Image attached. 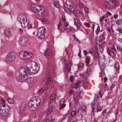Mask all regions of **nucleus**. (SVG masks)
<instances>
[{"label": "nucleus", "instance_id": "49530a36", "mask_svg": "<svg viewBox=\"0 0 122 122\" xmlns=\"http://www.w3.org/2000/svg\"><path fill=\"white\" fill-rule=\"evenodd\" d=\"M54 4L55 6L57 8H58V7L59 5V3L57 2H54Z\"/></svg>", "mask_w": 122, "mask_h": 122}, {"label": "nucleus", "instance_id": "f3484780", "mask_svg": "<svg viewBox=\"0 0 122 122\" xmlns=\"http://www.w3.org/2000/svg\"><path fill=\"white\" fill-rule=\"evenodd\" d=\"M16 79L18 81L21 82V81H25V80H26L27 79L24 77H22V76L20 75L19 76L16 77Z\"/></svg>", "mask_w": 122, "mask_h": 122}, {"label": "nucleus", "instance_id": "f03ea898", "mask_svg": "<svg viewBox=\"0 0 122 122\" xmlns=\"http://www.w3.org/2000/svg\"><path fill=\"white\" fill-rule=\"evenodd\" d=\"M26 66L27 67L29 74L32 75L37 73L39 70V66L34 61L29 62L27 63Z\"/></svg>", "mask_w": 122, "mask_h": 122}, {"label": "nucleus", "instance_id": "0e129e2a", "mask_svg": "<svg viewBox=\"0 0 122 122\" xmlns=\"http://www.w3.org/2000/svg\"><path fill=\"white\" fill-rule=\"evenodd\" d=\"M73 37H74V39H75V40L76 41H78V39H77V38L75 36H74Z\"/></svg>", "mask_w": 122, "mask_h": 122}, {"label": "nucleus", "instance_id": "5fc2aeb1", "mask_svg": "<svg viewBox=\"0 0 122 122\" xmlns=\"http://www.w3.org/2000/svg\"><path fill=\"white\" fill-rule=\"evenodd\" d=\"M106 112V110H104L103 112L102 113V115L103 116H105Z\"/></svg>", "mask_w": 122, "mask_h": 122}, {"label": "nucleus", "instance_id": "dca6fc26", "mask_svg": "<svg viewBox=\"0 0 122 122\" xmlns=\"http://www.w3.org/2000/svg\"><path fill=\"white\" fill-rule=\"evenodd\" d=\"M98 102L95 101V102H93L91 103V105H92V108H93V111L94 112V110L95 111V109H97V107L98 106Z\"/></svg>", "mask_w": 122, "mask_h": 122}, {"label": "nucleus", "instance_id": "393cba45", "mask_svg": "<svg viewBox=\"0 0 122 122\" xmlns=\"http://www.w3.org/2000/svg\"><path fill=\"white\" fill-rule=\"evenodd\" d=\"M74 8L72 6H70L69 7V11L71 12H73L74 11V14L75 15V17H76L77 16V15L76 14H75V12H76V14H77V13H76V12H75V11L74 10Z\"/></svg>", "mask_w": 122, "mask_h": 122}, {"label": "nucleus", "instance_id": "cd10ccee", "mask_svg": "<svg viewBox=\"0 0 122 122\" xmlns=\"http://www.w3.org/2000/svg\"><path fill=\"white\" fill-rule=\"evenodd\" d=\"M75 3L77 7H78L81 8L83 7L82 3L80 1H79L78 2L76 1L75 2Z\"/></svg>", "mask_w": 122, "mask_h": 122}, {"label": "nucleus", "instance_id": "c756f323", "mask_svg": "<svg viewBox=\"0 0 122 122\" xmlns=\"http://www.w3.org/2000/svg\"><path fill=\"white\" fill-rule=\"evenodd\" d=\"M95 49L96 50L95 51V53L94 54V57L95 58H98V52H97V50L96 48L95 47L94 49Z\"/></svg>", "mask_w": 122, "mask_h": 122}, {"label": "nucleus", "instance_id": "f8f14e48", "mask_svg": "<svg viewBox=\"0 0 122 122\" xmlns=\"http://www.w3.org/2000/svg\"><path fill=\"white\" fill-rule=\"evenodd\" d=\"M27 103L25 102H22L19 107V113L20 115L22 114L27 107Z\"/></svg>", "mask_w": 122, "mask_h": 122}, {"label": "nucleus", "instance_id": "37998d69", "mask_svg": "<svg viewBox=\"0 0 122 122\" xmlns=\"http://www.w3.org/2000/svg\"><path fill=\"white\" fill-rule=\"evenodd\" d=\"M116 24L118 25H121L122 24V21L121 20H118L117 23Z\"/></svg>", "mask_w": 122, "mask_h": 122}, {"label": "nucleus", "instance_id": "de8ad7c7", "mask_svg": "<svg viewBox=\"0 0 122 122\" xmlns=\"http://www.w3.org/2000/svg\"><path fill=\"white\" fill-rule=\"evenodd\" d=\"M64 9L65 11L67 13L69 12V9L66 7H65L64 8Z\"/></svg>", "mask_w": 122, "mask_h": 122}, {"label": "nucleus", "instance_id": "f704fd0d", "mask_svg": "<svg viewBox=\"0 0 122 122\" xmlns=\"http://www.w3.org/2000/svg\"><path fill=\"white\" fill-rule=\"evenodd\" d=\"M7 101L9 103L11 104L13 103L14 102V100L13 99L10 98H9L8 99Z\"/></svg>", "mask_w": 122, "mask_h": 122}, {"label": "nucleus", "instance_id": "72a5a7b5", "mask_svg": "<svg viewBox=\"0 0 122 122\" xmlns=\"http://www.w3.org/2000/svg\"><path fill=\"white\" fill-rule=\"evenodd\" d=\"M106 65L105 64H103L100 66V68L102 71V70L103 71H104V69L106 67Z\"/></svg>", "mask_w": 122, "mask_h": 122}, {"label": "nucleus", "instance_id": "603ef678", "mask_svg": "<svg viewBox=\"0 0 122 122\" xmlns=\"http://www.w3.org/2000/svg\"><path fill=\"white\" fill-rule=\"evenodd\" d=\"M83 68V67L82 66V64H81L79 66L78 69L79 70L80 69L81 70V69H82Z\"/></svg>", "mask_w": 122, "mask_h": 122}, {"label": "nucleus", "instance_id": "c03bdc74", "mask_svg": "<svg viewBox=\"0 0 122 122\" xmlns=\"http://www.w3.org/2000/svg\"><path fill=\"white\" fill-rule=\"evenodd\" d=\"M90 60V58H86V63L87 65L89 64V61Z\"/></svg>", "mask_w": 122, "mask_h": 122}, {"label": "nucleus", "instance_id": "4468645a", "mask_svg": "<svg viewBox=\"0 0 122 122\" xmlns=\"http://www.w3.org/2000/svg\"><path fill=\"white\" fill-rule=\"evenodd\" d=\"M65 70L66 72H69L71 70V65L69 62L68 64L65 63Z\"/></svg>", "mask_w": 122, "mask_h": 122}, {"label": "nucleus", "instance_id": "412c9836", "mask_svg": "<svg viewBox=\"0 0 122 122\" xmlns=\"http://www.w3.org/2000/svg\"><path fill=\"white\" fill-rule=\"evenodd\" d=\"M74 24L77 26L79 27L81 26L80 22L77 18H75L74 19Z\"/></svg>", "mask_w": 122, "mask_h": 122}, {"label": "nucleus", "instance_id": "0eeeda50", "mask_svg": "<svg viewBox=\"0 0 122 122\" xmlns=\"http://www.w3.org/2000/svg\"><path fill=\"white\" fill-rule=\"evenodd\" d=\"M36 9L38 10L36 12L39 16H45L46 15V11L45 8L42 6H37Z\"/></svg>", "mask_w": 122, "mask_h": 122}, {"label": "nucleus", "instance_id": "6ab92c4d", "mask_svg": "<svg viewBox=\"0 0 122 122\" xmlns=\"http://www.w3.org/2000/svg\"><path fill=\"white\" fill-rule=\"evenodd\" d=\"M73 97L75 103L78 104L79 102V99L78 98L77 93H76L74 94Z\"/></svg>", "mask_w": 122, "mask_h": 122}, {"label": "nucleus", "instance_id": "1a4fd4ad", "mask_svg": "<svg viewBox=\"0 0 122 122\" xmlns=\"http://www.w3.org/2000/svg\"><path fill=\"white\" fill-rule=\"evenodd\" d=\"M31 55H28V53L26 51L24 52L23 51L20 52L19 54L20 58L23 60H26L30 59L31 58Z\"/></svg>", "mask_w": 122, "mask_h": 122}, {"label": "nucleus", "instance_id": "680f3d73", "mask_svg": "<svg viewBox=\"0 0 122 122\" xmlns=\"http://www.w3.org/2000/svg\"><path fill=\"white\" fill-rule=\"evenodd\" d=\"M117 48L118 51H122V48L120 46H117Z\"/></svg>", "mask_w": 122, "mask_h": 122}, {"label": "nucleus", "instance_id": "2eb2a0df", "mask_svg": "<svg viewBox=\"0 0 122 122\" xmlns=\"http://www.w3.org/2000/svg\"><path fill=\"white\" fill-rule=\"evenodd\" d=\"M35 104L36 105V106L38 108L39 105H40L41 102V101L39 97H35V100L34 101Z\"/></svg>", "mask_w": 122, "mask_h": 122}, {"label": "nucleus", "instance_id": "bb28decb", "mask_svg": "<svg viewBox=\"0 0 122 122\" xmlns=\"http://www.w3.org/2000/svg\"><path fill=\"white\" fill-rule=\"evenodd\" d=\"M98 41H99V44L98 45V46H97V50L100 51L102 50V45H101V41L100 40H99Z\"/></svg>", "mask_w": 122, "mask_h": 122}, {"label": "nucleus", "instance_id": "2f4dec72", "mask_svg": "<svg viewBox=\"0 0 122 122\" xmlns=\"http://www.w3.org/2000/svg\"><path fill=\"white\" fill-rule=\"evenodd\" d=\"M56 95L54 93L52 95L50 98L51 100H54L56 98Z\"/></svg>", "mask_w": 122, "mask_h": 122}, {"label": "nucleus", "instance_id": "f257e3e1", "mask_svg": "<svg viewBox=\"0 0 122 122\" xmlns=\"http://www.w3.org/2000/svg\"><path fill=\"white\" fill-rule=\"evenodd\" d=\"M54 67L51 65H48V66L46 71V75L45 78H44L42 84H45L46 85L49 84L52 81V76L54 72Z\"/></svg>", "mask_w": 122, "mask_h": 122}, {"label": "nucleus", "instance_id": "a878e982", "mask_svg": "<svg viewBox=\"0 0 122 122\" xmlns=\"http://www.w3.org/2000/svg\"><path fill=\"white\" fill-rule=\"evenodd\" d=\"M50 51L49 49H47L45 51L44 54V55L46 56H49Z\"/></svg>", "mask_w": 122, "mask_h": 122}, {"label": "nucleus", "instance_id": "6e6552de", "mask_svg": "<svg viewBox=\"0 0 122 122\" xmlns=\"http://www.w3.org/2000/svg\"><path fill=\"white\" fill-rule=\"evenodd\" d=\"M28 71H29V70L28 69L27 66H26L25 67H23L20 70L19 74L22 76V77L27 79L28 77V74H29Z\"/></svg>", "mask_w": 122, "mask_h": 122}, {"label": "nucleus", "instance_id": "a18cd8bd", "mask_svg": "<svg viewBox=\"0 0 122 122\" xmlns=\"http://www.w3.org/2000/svg\"><path fill=\"white\" fill-rule=\"evenodd\" d=\"M52 120L51 118H49L45 120L43 122H50Z\"/></svg>", "mask_w": 122, "mask_h": 122}, {"label": "nucleus", "instance_id": "7c9ffc66", "mask_svg": "<svg viewBox=\"0 0 122 122\" xmlns=\"http://www.w3.org/2000/svg\"><path fill=\"white\" fill-rule=\"evenodd\" d=\"M93 70H92L91 68H90V67H88L87 71V74L88 75L90 74H91Z\"/></svg>", "mask_w": 122, "mask_h": 122}, {"label": "nucleus", "instance_id": "5701e85b", "mask_svg": "<svg viewBox=\"0 0 122 122\" xmlns=\"http://www.w3.org/2000/svg\"><path fill=\"white\" fill-rule=\"evenodd\" d=\"M80 86L79 83L77 82L76 83L72 84L71 86L72 88H75V89H77V88H79Z\"/></svg>", "mask_w": 122, "mask_h": 122}, {"label": "nucleus", "instance_id": "58836bf2", "mask_svg": "<svg viewBox=\"0 0 122 122\" xmlns=\"http://www.w3.org/2000/svg\"><path fill=\"white\" fill-rule=\"evenodd\" d=\"M119 63L117 62H116L115 63V68L116 69V71L119 68Z\"/></svg>", "mask_w": 122, "mask_h": 122}, {"label": "nucleus", "instance_id": "052dcab7", "mask_svg": "<svg viewBox=\"0 0 122 122\" xmlns=\"http://www.w3.org/2000/svg\"><path fill=\"white\" fill-rule=\"evenodd\" d=\"M98 96H96L95 97L94 99V102H95H95H97L96 100H97L98 99Z\"/></svg>", "mask_w": 122, "mask_h": 122}, {"label": "nucleus", "instance_id": "a19ab883", "mask_svg": "<svg viewBox=\"0 0 122 122\" xmlns=\"http://www.w3.org/2000/svg\"><path fill=\"white\" fill-rule=\"evenodd\" d=\"M70 116V114L69 113H68L65 115H64L63 116V118L64 119H65L67 118H68Z\"/></svg>", "mask_w": 122, "mask_h": 122}, {"label": "nucleus", "instance_id": "c9c22d12", "mask_svg": "<svg viewBox=\"0 0 122 122\" xmlns=\"http://www.w3.org/2000/svg\"><path fill=\"white\" fill-rule=\"evenodd\" d=\"M41 21L42 22L46 24H47L48 23V21L45 18H42L41 19Z\"/></svg>", "mask_w": 122, "mask_h": 122}, {"label": "nucleus", "instance_id": "e2e57ef3", "mask_svg": "<svg viewBox=\"0 0 122 122\" xmlns=\"http://www.w3.org/2000/svg\"><path fill=\"white\" fill-rule=\"evenodd\" d=\"M84 54L85 55H86L87 54V51L86 50H84L83 51Z\"/></svg>", "mask_w": 122, "mask_h": 122}, {"label": "nucleus", "instance_id": "4be33fe9", "mask_svg": "<svg viewBox=\"0 0 122 122\" xmlns=\"http://www.w3.org/2000/svg\"><path fill=\"white\" fill-rule=\"evenodd\" d=\"M5 36L7 37H10L11 35V31L8 29H6L5 30Z\"/></svg>", "mask_w": 122, "mask_h": 122}, {"label": "nucleus", "instance_id": "4c0bfd02", "mask_svg": "<svg viewBox=\"0 0 122 122\" xmlns=\"http://www.w3.org/2000/svg\"><path fill=\"white\" fill-rule=\"evenodd\" d=\"M105 38L104 35L102 34V36H100V38L101 39H100L99 40L101 42V41H104L105 39Z\"/></svg>", "mask_w": 122, "mask_h": 122}, {"label": "nucleus", "instance_id": "bf43d9fd", "mask_svg": "<svg viewBox=\"0 0 122 122\" xmlns=\"http://www.w3.org/2000/svg\"><path fill=\"white\" fill-rule=\"evenodd\" d=\"M115 85L114 84H113L111 86L110 88V90L111 91H112V89L115 86Z\"/></svg>", "mask_w": 122, "mask_h": 122}, {"label": "nucleus", "instance_id": "b1692460", "mask_svg": "<svg viewBox=\"0 0 122 122\" xmlns=\"http://www.w3.org/2000/svg\"><path fill=\"white\" fill-rule=\"evenodd\" d=\"M37 6H40L39 5L36 6V4H33L31 5V8L32 10L36 12L38 10L36 9Z\"/></svg>", "mask_w": 122, "mask_h": 122}, {"label": "nucleus", "instance_id": "c85d7f7f", "mask_svg": "<svg viewBox=\"0 0 122 122\" xmlns=\"http://www.w3.org/2000/svg\"><path fill=\"white\" fill-rule=\"evenodd\" d=\"M71 115L72 117L75 118H76L77 116V114L75 111H72L71 113Z\"/></svg>", "mask_w": 122, "mask_h": 122}, {"label": "nucleus", "instance_id": "473e14b6", "mask_svg": "<svg viewBox=\"0 0 122 122\" xmlns=\"http://www.w3.org/2000/svg\"><path fill=\"white\" fill-rule=\"evenodd\" d=\"M63 103H63V102H61L60 101L59 102V104L60 105V107H61V108H63L66 106V104Z\"/></svg>", "mask_w": 122, "mask_h": 122}, {"label": "nucleus", "instance_id": "774afa93", "mask_svg": "<svg viewBox=\"0 0 122 122\" xmlns=\"http://www.w3.org/2000/svg\"><path fill=\"white\" fill-rule=\"evenodd\" d=\"M32 27V26L31 24H29L28 25V28L29 29L31 28Z\"/></svg>", "mask_w": 122, "mask_h": 122}, {"label": "nucleus", "instance_id": "3c124183", "mask_svg": "<svg viewBox=\"0 0 122 122\" xmlns=\"http://www.w3.org/2000/svg\"><path fill=\"white\" fill-rule=\"evenodd\" d=\"M53 102H50V103L49 104V107H53Z\"/></svg>", "mask_w": 122, "mask_h": 122}, {"label": "nucleus", "instance_id": "ea45409f", "mask_svg": "<svg viewBox=\"0 0 122 122\" xmlns=\"http://www.w3.org/2000/svg\"><path fill=\"white\" fill-rule=\"evenodd\" d=\"M76 118L72 117L70 120V122H76L77 121V120L76 119Z\"/></svg>", "mask_w": 122, "mask_h": 122}, {"label": "nucleus", "instance_id": "a211bd4d", "mask_svg": "<svg viewBox=\"0 0 122 122\" xmlns=\"http://www.w3.org/2000/svg\"><path fill=\"white\" fill-rule=\"evenodd\" d=\"M25 82H26L28 84H29L30 85L33 84L34 82V78L33 77H30L28 78V77L26 80H25Z\"/></svg>", "mask_w": 122, "mask_h": 122}, {"label": "nucleus", "instance_id": "aec40b11", "mask_svg": "<svg viewBox=\"0 0 122 122\" xmlns=\"http://www.w3.org/2000/svg\"><path fill=\"white\" fill-rule=\"evenodd\" d=\"M33 102L31 101H29L28 103V106L30 109L31 110H34L35 107H34Z\"/></svg>", "mask_w": 122, "mask_h": 122}, {"label": "nucleus", "instance_id": "4d7b16f0", "mask_svg": "<svg viewBox=\"0 0 122 122\" xmlns=\"http://www.w3.org/2000/svg\"><path fill=\"white\" fill-rule=\"evenodd\" d=\"M69 25L68 22H65L64 23V25L66 27H67Z\"/></svg>", "mask_w": 122, "mask_h": 122}, {"label": "nucleus", "instance_id": "e433bc0d", "mask_svg": "<svg viewBox=\"0 0 122 122\" xmlns=\"http://www.w3.org/2000/svg\"><path fill=\"white\" fill-rule=\"evenodd\" d=\"M45 89L43 88H41L38 92V93L39 94H41L43 93Z\"/></svg>", "mask_w": 122, "mask_h": 122}, {"label": "nucleus", "instance_id": "423d86ee", "mask_svg": "<svg viewBox=\"0 0 122 122\" xmlns=\"http://www.w3.org/2000/svg\"><path fill=\"white\" fill-rule=\"evenodd\" d=\"M105 4L107 6L112 8L117 7L118 3L116 0H106Z\"/></svg>", "mask_w": 122, "mask_h": 122}, {"label": "nucleus", "instance_id": "864d4df0", "mask_svg": "<svg viewBox=\"0 0 122 122\" xmlns=\"http://www.w3.org/2000/svg\"><path fill=\"white\" fill-rule=\"evenodd\" d=\"M93 63H92V64H91L88 66V67H90V68H91L92 70H93V68L94 67V66L93 65Z\"/></svg>", "mask_w": 122, "mask_h": 122}, {"label": "nucleus", "instance_id": "39448f33", "mask_svg": "<svg viewBox=\"0 0 122 122\" xmlns=\"http://www.w3.org/2000/svg\"><path fill=\"white\" fill-rule=\"evenodd\" d=\"M16 58V54L15 53L10 52L7 55L5 61L7 62H13L15 61Z\"/></svg>", "mask_w": 122, "mask_h": 122}, {"label": "nucleus", "instance_id": "9d476101", "mask_svg": "<svg viewBox=\"0 0 122 122\" xmlns=\"http://www.w3.org/2000/svg\"><path fill=\"white\" fill-rule=\"evenodd\" d=\"M7 107L5 109L2 110L0 108V115L4 117L7 116L9 114L10 108L9 106H7Z\"/></svg>", "mask_w": 122, "mask_h": 122}, {"label": "nucleus", "instance_id": "ddd939ff", "mask_svg": "<svg viewBox=\"0 0 122 122\" xmlns=\"http://www.w3.org/2000/svg\"><path fill=\"white\" fill-rule=\"evenodd\" d=\"M107 52L111 56L113 57L117 53L116 49L114 48H111L109 50H107Z\"/></svg>", "mask_w": 122, "mask_h": 122}, {"label": "nucleus", "instance_id": "338daca9", "mask_svg": "<svg viewBox=\"0 0 122 122\" xmlns=\"http://www.w3.org/2000/svg\"><path fill=\"white\" fill-rule=\"evenodd\" d=\"M85 25L88 27H90V25L88 23H85Z\"/></svg>", "mask_w": 122, "mask_h": 122}, {"label": "nucleus", "instance_id": "6e6d98bb", "mask_svg": "<svg viewBox=\"0 0 122 122\" xmlns=\"http://www.w3.org/2000/svg\"><path fill=\"white\" fill-rule=\"evenodd\" d=\"M73 78H73V76L72 75L70 77V81L71 82H72L73 81Z\"/></svg>", "mask_w": 122, "mask_h": 122}, {"label": "nucleus", "instance_id": "20e7f679", "mask_svg": "<svg viewBox=\"0 0 122 122\" xmlns=\"http://www.w3.org/2000/svg\"><path fill=\"white\" fill-rule=\"evenodd\" d=\"M46 31V29L44 26H42L38 29L37 34L38 37L41 39L45 38Z\"/></svg>", "mask_w": 122, "mask_h": 122}, {"label": "nucleus", "instance_id": "13d9d810", "mask_svg": "<svg viewBox=\"0 0 122 122\" xmlns=\"http://www.w3.org/2000/svg\"><path fill=\"white\" fill-rule=\"evenodd\" d=\"M53 107H49V112H51L53 110Z\"/></svg>", "mask_w": 122, "mask_h": 122}, {"label": "nucleus", "instance_id": "7ed1b4c3", "mask_svg": "<svg viewBox=\"0 0 122 122\" xmlns=\"http://www.w3.org/2000/svg\"><path fill=\"white\" fill-rule=\"evenodd\" d=\"M26 14H23L22 15H19L17 18V20L21 24L23 28L27 26L29 23Z\"/></svg>", "mask_w": 122, "mask_h": 122}, {"label": "nucleus", "instance_id": "79ce46f5", "mask_svg": "<svg viewBox=\"0 0 122 122\" xmlns=\"http://www.w3.org/2000/svg\"><path fill=\"white\" fill-rule=\"evenodd\" d=\"M86 107L84 105H83L81 107V110L82 112H84L86 110Z\"/></svg>", "mask_w": 122, "mask_h": 122}, {"label": "nucleus", "instance_id": "8fccbe9b", "mask_svg": "<svg viewBox=\"0 0 122 122\" xmlns=\"http://www.w3.org/2000/svg\"><path fill=\"white\" fill-rule=\"evenodd\" d=\"M105 17L104 16H102L100 17V19L101 22H102L103 20L104 19Z\"/></svg>", "mask_w": 122, "mask_h": 122}, {"label": "nucleus", "instance_id": "09e8293b", "mask_svg": "<svg viewBox=\"0 0 122 122\" xmlns=\"http://www.w3.org/2000/svg\"><path fill=\"white\" fill-rule=\"evenodd\" d=\"M62 19V20L64 21H65L66 20L65 18V16L63 15H62L61 16Z\"/></svg>", "mask_w": 122, "mask_h": 122}, {"label": "nucleus", "instance_id": "9b49d317", "mask_svg": "<svg viewBox=\"0 0 122 122\" xmlns=\"http://www.w3.org/2000/svg\"><path fill=\"white\" fill-rule=\"evenodd\" d=\"M28 42V39L25 37L23 36L20 38L19 43L22 46H25Z\"/></svg>", "mask_w": 122, "mask_h": 122}, {"label": "nucleus", "instance_id": "69168bd1", "mask_svg": "<svg viewBox=\"0 0 122 122\" xmlns=\"http://www.w3.org/2000/svg\"><path fill=\"white\" fill-rule=\"evenodd\" d=\"M61 25V22L60 21L58 26V29H59Z\"/></svg>", "mask_w": 122, "mask_h": 122}]
</instances>
